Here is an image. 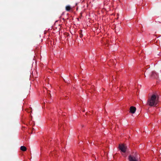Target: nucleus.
Instances as JSON below:
<instances>
[{
	"label": "nucleus",
	"mask_w": 161,
	"mask_h": 161,
	"mask_svg": "<svg viewBox=\"0 0 161 161\" xmlns=\"http://www.w3.org/2000/svg\"><path fill=\"white\" fill-rule=\"evenodd\" d=\"M159 96L157 94H153L147 100V104L150 106H155L158 102Z\"/></svg>",
	"instance_id": "obj_1"
},
{
	"label": "nucleus",
	"mask_w": 161,
	"mask_h": 161,
	"mask_svg": "<svg viewBox=\"0 0 161 161\" xmlns=\"http://www.w3.org/2000/svg\"><path fill=\"white\" fill-rule=\"evenodd\" d=\"M119 147L121 152L124 153L126 152L127 148V146L124 144H119Z\"/></svg>",
	"instance_id": "obj_2"
},
{
	"label": "nucleus",
	"mask_w": 161,
	"mask_h": 161,
	"mask_svg": "<svg viewBox=\"0 0 161 161\" xmlns=\"http://www.w3.org/2000/svg\"><path fill=\"white\" fill-rule=\"evenodd\" d=\"M138 157L135 154V156L130 155L129 159L130 161H138Z\"/></svg>",
	"instance_id": "obj_3"
},
{
	"label": "nucleus",
	"mask_w": 161,
	"mask_h": 161,
	"mask_svg": "<svg viewBox=\"0 0 161 161\" xmlns=\"http://www.w3.org/2000/svg\"><path fill=\"white\" fill-rule=\"evenodd\" d=\"M152 79H156L158 77V75L154 71H153L150 76Z\"/></svg>",
	"instance_id": "obj_4"
},
{
	"label": "nucleus",
	"mask_w": 161,
	"mask_h": 161,
	"mask_svg": "<svg viewBox=\"0 0 161 161\" xmlns=\"http://www.w3.org/2000/svg\"><path fill=\"white\" fill-rule=\"evenodd\" d=\"M130 112L132 114H134L135 113L136 108L134 106H131L130 109Z\"/></svg>",
	"instance_id": "obj_5"
},
{
	"label": "nucleus",
	"mask_w": 161,
	"mask_h": 161,
	"mask_svg": "<svg viewBox=\"0 0 161 161\" xmlns=\"http://www.w3.org/2000/svg\"><path fill=\"white\" fill-rule=\"evenodd\" d=\"M20 150L23 151H25L26 150L27 148L26 147L24 146H21L20 147Z\"/></svg>",
	"instance_id": "obj_6"
},
{
	"label": "nucleus",
	"mask_w": 161,
	"mask_h": 161,
	"mask_svg": "<svg viewBox=\"0 0 161 161\" xmlns=\"http://www.w3.org/2000/svg\"><path fill=\"white\" fill-rule=\"evenodd\" d=\"M71 9V7L69 5H67L65 7V9L66 11H69Z\"/></svg>",
	"instance_id": "obj_7"
},
{
	"label": "nucleus",
	"mask_w": 161,
	"mask_h": 161,
	"mask_svg": "<svg viewBox=\"0 0 161 161\" xmlns=\"http://www.w3.org/2000/svg\"><path fill=\"white\" fill-rule=\"evenodd\" d=\"M80 31H81V33L80 32V38H81L83 36V35L81 34L82 31L80 30Z\"/></svg>",
	"instance_id": "obj_8"
}]
</instances>
